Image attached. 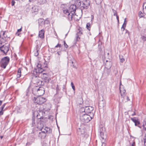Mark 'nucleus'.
Instances as JSON below:
<instances>
[{
  "mask_svg": "<svg viewBox=\"0 0 146 146\" xmlns=\"http://www.w3.org/2000/svg\"><path fill=\"white\" fill-rule=\"evenodd\" d=\"M145 6V8H146V1L144 2L143 4V7Z\"/></svg>",
  "mask_w": 146,
  "mask_h": 146,
  "instance_id": "nucleus-53",
  "label": "nucleus"
},
{
  "mask_svg": "<svg viewBox=\"0 0 146 146\" xmlns=\"http://www.w3.org/2000/svg\"><path fill=\"white\" fill-rule=\"evenodd\" d=\"M68 63H69L70 65L72 66L74 68H75V66L73 64L75 60L73 57L71 55H69L68 57Z\"/></svg>",
  "mask_w": 146,
  "mask_h": 146,
  "instance_id": "nucleus-10",
  "label": "nucleus"
},
{
  "mask_svg": "<svg viewBox=\"0 0 146 146\" xmlns=\"http://www.w3.org/2000/svg\"><path fill=\"white\" fill-rule=\"evenodd\" d=\"M63 42H64V46L66 48H67L68 47V46L67 44L66 43L65 41V40H64L63 41Z\"/></svg>",
  "mask_w": 146,
  "mask_h": 146,
  "instance_id": "nucleus-39",
  "label": "nucleus"
},
{
  "mask_svg": "<svg viewBox=\"0 0 146 146\" xmlns=\"http://www.w3.org/2000/svg\"><path fill=\"white\" fill-rule=\"evenodd\" d=\"M94 1L97 4L99 5L101 3L102 0H94Z\"/></svg>",
  "mask_w": 146,
  "mask_h": 146,
  "instance_id": "nucleus-33",
  "label": "nucleus"
},
{
  "mask_svg": "<svg viewBox=\"0 0 146 146\" xmlns=\"http://www.w3.org/2000/svg\"><path fill=\"white\" fill-rule=\"evenodd\" d=\"M38 115H39V114L38 113L36 115V117L37 119H43V117H38Z\"/></svg>",
  "mask_w": 146,
  "mask_h": 146,
  "instance_id": "nucleus-42",
  "label": "nucleus"
},
{
  "mask_svg": "<svg viewBox=\"0 0 146 146\" xmlns=\"http://www.w3.org/2000/svg\"><path fill=\"white\" fill-rule=\"evenodd\" d=\"M102 139L101 140V142L102 143V146H105V144L104 143V142L105 141V140L106 139H102Z\"/></svg>",
  "mask_w": 146,
  "mask_h": 146,
  "instance_id": "nucleus-36",
  "label": "nucleus"
},
{
  "mask_svg": "<svg viewBox=\"0 0 146 146\" xmlns=\"http://www.w3.org/2000/svg\"><path fill=\"white\" fill-rule=\"evenodd\" d=\"M116 16L118 22H119V16H117V15Z\"/></svg>",
  "mask_w": 146,
  "mask_h": 146,
  "instance_id": "nucleus-58",
  "label": "nucleus"
},
{
  "mask_svg": "<svg viewBox=\"0 0 146 146\" xmlns=\"http://www.w3.org/2000/svg\"><path fill=\"white\" fill-rule=\"evenodd\" d=\"M9 44H6L0 46V50L5 55H6L7 52L9 50Z\"/></svg>",
  "mask_w": 146,
  "mask_h": 146,
  "instance_id": "nucleus-7",
  "label": "nucleus"
},
{
  "mask_svg": "<svg viewBox=\"0 0 146 146\" xmlns=\"http://www.w3.org/2000/svg\"><path fill=\"white\" fill-rule=\"evenodd\" d=\"M123 86L121 85V82L119 89L121 95V99L122 100H129V97L126 95V90L123 87H122Z\"/></svg>",
  "mask_w": 146,
  "mask_h": 146,
  "instance_id": "nucleus-4",
  "label": "nucleus"
},
{
  "mask_svg": "<svg viewBox=\"0 0 146 146\" xmlns=\"http://www.w3.org/2000/svg\"><path fill=\"white\" fill-rule=\"evenodd\" d=\"M63 12L65 14L67 15L68 14V13H70V12L69 11V9L64 10Z\"/></svg>",
  "mask_w": 146,
  "mask_h": 146,
  "instance_id": "nucleus-32",
  "label": "nucleus"
},
{
  "mask_svg": "<svg viewBox=\"0 0 146 146\" xmlns=\"http://www.w3.org/2000/svg\"><path fill=\"white\" fill-rule=\"evenodd\" d=\"M119 59H120L121 62L122 63H123L125 60L124 58H123L122 56H119Z\"/></svg>",
  "mask_w": 146,
  "mask_h": 146,
  "instance_id": "nucleus-34",
  "label": "nucleus"
},
{
  "mask_svg": "<svg viewBox=\"0 0 146 146\" xmlns=\"http://www.w3.org/2000/svg\"><path fill=\"white\" fill-rule=\"evenodd\" d=\"M16 35L18 36H19L20 35V33L19 32H17L16 33Z\"/></svg>",
  "mask_w": 146,
  "mask_h": 146,
  "instance_id": "nucleus-60",
  "label": "nucleus"
},
{
  "mask_svg": "<svg viewBox=\"0 0 146 146\" xmlns=\"http://www.w3.org/2000/svg\"><path fill=\"white\" fill-rule=\"evenodd\" d=\"M41 74V78L43 79L45 82L49 83L50 80V78L49 77L48 74L46 73H40Z\"/></svg>",
  "mask_w": 146,
  "mask_h": 146,
  "instance_id": "nucleus-9",
  "label": "nucleus"
},
{
  "mask_svg": "<svg viewBox=\"0 0 146 146\" xmlns=\"http://www.w3.org/2000/svg\"><path fill=\"white\" fill-rule=\"evenodd\" d=\"M94 17L92 15V16L91 21H92L94 19Z\"/></svg>",
  "mask_w": 146,
  "mask_h": 146,
  "instance_id": "nucleus-62",
  "label": "nucleus"
},
{
  "mask_svg": "<svg viewBox=\"0 0 146 146\" xmlns=\"http://www.w3.org/2000/svg\"><path fill=\"white\" fill-rule=\"evenodd\" d=\"M126 18H125L124 19V23L123 24L122 27H121V29H123V31L125 30V28L126 27V25L127 23V21H126Z\"/></svg>",
  "mask_w": 146,
  "mask_h": 146,
  "instance_id": "nucleus-20",
  "label": "nucleus"
},
{
  "mask_svg": "<svg viewBox=\"0 0 146 146\" xmlns=\"http://www.w3.org/2000/svg\"><path fill=\"white\" fill-rule=\"evenodd\" d=\"M76 9V6L75 5H71L69 8V11L70 13L75 14Z\"/></svg>",
  "mask_w": 146,
  "mask_h": 146,
  "instance_id": "nucleus-12",
  "label": "nucleus"
},
{
  "mask_svg": "<svg viewBox=\"0 0 146 146\" xmlns=\"http://www.w3.org/2000/svg\"><path fill=\"white\" fill-rule=\"evenodd\" d=\"M3 111H4L3 110H1V111H0V115H3Z\"/></svg>",
  "mask_w": 146,
  "mask_h": 146,
  "instance_id": "nucleus-50",
  "label": "nucleus"
},
{
  "mask_svg": "<svg viewBox=\"0 0 146 146\" xmlns=\"http://www.w3.org/2000/svg\"><path fill=\"white\" fill-rule=\"evenodd\" d=\"M131 146H135V141L133 142V143L131 144Z\"/></svg>",
  "mask_w": 146,
  "mask_h": 146,
  "instance_id": "nucleus-51",
  "label": "nucleus"
},
{
  "mask_svg": "<svg viewBox=\"0 0 146 146\" xmlns=\"http://www.w3.org/2000/svg\"><path fill=\"white\" fill-rule=\"evenodd\" d=\"M136 115V113L135 111H134L133 113L131 114L132 116H133Z\"/></svg>",
  "mask_w": 146,
  "mask_h": 146,
  "instance_id": "nucleus-55",
  "label": "nucleus"
},
{
  "mask_svg": "<svg viewBox=\"0 0 146 146\" xmlns=\"http://www.w3.org/2000/svg\"><path fill=\"white\" fill-rule=\"evenodd\" d=\"M71 85L72 86V88L73 89V90L74 91L75 90V86L73 84V83L72 82H71Z\"/></svg>",
  "mask_w": 146,
  "mask_h": 146,
  "instance_id": "nucleus-38",
  "label": "nucleus"
},
{
  "mask_svg": "<svg viewBox=\"0 0 146 146\" xmlns=\"http://www.w3.org/2000/svg\"><path fill=\"white\" fill-rule=\"evenodd\" d=\"M44 20L42 18H40L38 20V23L39 24V25H40V24L43 23L44 24Z\"/></svg>",
  "mask_w": 146,
  "mask_h": 146,
  "instance_id": "nucleus-27",
  "label": "nucleus"
},
{
  "mask_svg": "<svg viewBox=\"0 0 146 146\" xmlns=\"http://www.w3.org/2000/svg\"><path fill=\"white\" fill-rule=\"evenodd\" d=\"M2 39L3 40V41L5 42L8 40V39L9 38V37H8L7 36L6 34H5V35L3 36H2Z\"/></svg>",
  "mask_w": 146,
  "mask_h": 146,
  "instance_id": "nucleus-24",
  "label": "nucleus"
},
{
  "mask_svg": "<svg viewBox=\"0 0 146 146\" xmlns=\"http://www.w3.org/2000/svg\"><path fill=\"white\" fill-rule=\"evenodd\" d=\"M46 132L45 131H42L40 132L39 133V137H41V138H44L46 136Z\"/></svg>",
  "mask_w": 146,
  "mask_h": 146,
  "instance_id": "nucleus-16",
  "label": "nucleus"
},
{
  "mask_svg": "<svg viewBox=\"0 0 146 146\" xmlns=\"http://www.w3.org/2000/svg\"><path fill=\"white\" fill-rule=\"evenodd\" d=\"M143 125H146V120L144 121Z\"/></svg>",
  "mask_w": 146,
  "mask_h": 146,
  "instance_id": "nucleus-61",
  "label": "nucleus"
},
{
  "mask_svg": "<svg viewBox=\"0 0 146 146\" xmlns=\"http://www.w3.org/2000/svg\"><path fill=\"white\" fill-rule=\"evenodd\" d=\"M61 47V45L60 44H58L56 46H55V48H57L59 47L60 48Z\"/></svg>",
  "mask_w": 146,
  "mask_h": 146,
  "instance_id": "nucleus-45",
  "label": "nucleus"
},
{
  "mask_svg": "<svg viewBox=\"0 0 146 146\" xmlns=\"http://www.w3.org/2000/svg\"><path fill=\"white\" fill-rule=\"evenodd\" d=\"M38 11V9L36 6H34L32 8V13L37 12Z\"/></svg>",
  "mask_w": 146,
  "mask_h": 146,
  "instance_id": "nucleus-19",
  "label": "nucleus"
},
{
  "mask_svg": "<svg viewBox=\"0 0 146 146\" xmlns=\"http://www.w3.org/2000/svg\"><path fill=\"white\" fill-rule=\"evenodd\" d=\"M37 93L38 95V97L36 98V97H34V100H43L45 99L44 98L42 97L41 96L44 94V89L42 87H39L37 90Z\"/></svg>",
  "mask_w": 146,
  "mask_h": 146,
  "instance_id": "nucleus-3",
  "label": "nucleus"
},
{
  "mask_svg": "<svg viewBox=\"0 0 146 146\" xmlns=\"http://www.w3.org/2000/svg\"><path fill=\"white\" fill-rule=\"evenodd\" d=\"M78 134L80 135H83L85 133L84 130L83 129H81V128H79L77 130Z\"/></svg>",
  "mask_w": 146,
  "mask_h": 146,
  "instance_id": "nucleus-17",
  "label": "nucleus"
},
{
  "mask_svg": "<svg viewBox=\"0 0 146 146\" xmlns=\"http://www.w3.org/2000/svg\"><path fill=\"white\" fill-rule=\"evenodd\" d=\"M37 133V131H36L35 132L33 131V133H32L29 136L32 137L33 138H35L36 137V134Z\"/></svg>",
  "mask_w": 146,
  "mask_h": 146,
  "instance_id": "nucleus-23",
  "label": "nucleus"
},
{
  "mask_svg": "<svg viewBox=\"0 0 146 146\" xmlns=\"http://www.w3.org/2000/svg\"><path fill=\"white\" fill-rule=\"evenodd\" d=\"M130 118L131 120L134 123L135 126H137L140 127L139 126V125L140 124V122L137 117H130Z\"/></svg>",
  "mask_w": 146,
  "mask_h": 146,
  "instance_id": "nucleus-11",
  "label": "nucleus"
},
{
  "mask_svg": "<svg viewBox=\"0 0 146 146\" xmlns=\"http://www.w3.org/2000/svg\"><path fill=\"white\" fill-rule=\"evenodd\" d=\"M92 118L90 115L87 114H83L80 115V119L82 121L88 123L92 119Z\"/></svg>",
  "mask_w": 146,
  "mask_h": 146,
  "instance_id": "nucleus-6",
  "label": "nucleus"
},
{
  "mask_svg": "<svg viewBox=\"0 0 146 146\" xmlns=\"http://www.w3.org/2000/svg\"><path fill=\"white\" fill-rule=\"evenodd\" d=\"M143 127L144 129L146 130V125H143Z\"/></svg>",
  "mask_w": 146,
  "mask_h": 146,
  "instance_id": "nucleus-54",
  "label": "nucleus"
},
{
  "mask_svg": "<svg viewBox=\"0 0 146 146\" xmlns=\"http://www.w3.org/2000/svg\"><path fill=\"white\" fill-rule=\"evenodd\" d=\"M106 71L107 72V75H108L109 74V73L110 72V70L108 69H107Z\"/></svg>",
  "mask_w": 146,
  "mask_h": 146,
  "instance_id": "nucleus-49",
  "label": "nucleus"
},
{
  "mask_svg": "<svg viewBox=\"0 0 146 146\" xmlns=\"http://www.w3.org/2000/svg\"><path fill=\"white\" fill-rule=\"evenodd\" d=\"M57 54L58 55H60L61 54V52H60L58 51L57 52Z\"/></svg>",
  "mask_w": 146,
  "mask_h": 146,
  "instance_id": "nucleus-59",
  "label": "nucleus"
},
{
  "mask_svg": "<svg viewBox=\"0 0 146 146\" xmlns=\"http://www.w3.org/2000/svg\"><path fill=\"white\" fill-rule=\"evenodd\" d=\"M74 14L73 13H68V20L69 21H71L72 19V15H74Z\"/></svg>",
  "mask_w": 146,
  "mask_h": 146,
  "instance_id": "nucleus-21",
  "label": "nucleus"
},
{
  "mask_svg": "<svg viewBox=\"0 0 146 146\" xmlns=\"http://www.w3.org/2000/svg\"><path fill=\"white\" fill-rule=\"evenodd\" d=\"M6 104H4L1 106V110H3Z\"/></svg>",
  "mask_w": 146,
  "mask_h": 146,
  "instance_id": "nucleus-44",
  "label": "nucleus"
},
{
  "mask_svg": "<svg viewBox=\"0 0 146 146\" xmlns=\"http://www.w3.org/2000/svg\"><path fill=\"white\" fill-rule=\"evenodd\" d=\"M85 110L84 111H85V112L87 113H90L94 110V108L91 106H86L84 107Z\"/></svg>",
  "mask_w": 146,
  "mask_h": 146,
  "instance_id": "nucleus-13",
  "label": "nucleus"
},
{
  "mask_svg": "<svg viewBox=\"0 0 146 146\" xmlns=\"http://www.w3.org/2000/svg\"><path fill=\"white\" fill-rule=\"evenodd\" d=\"M9 61L10 58L8 56H5L3 58L0 62L1 67L4 68H5L9 63Z\"/></svg>",
  "mask_w": 146,
  "mask_h": 146,
  "instance_id": "nucleus-5",
  "label": "nucleus"
},
{
  "mask_svg": "<svg viewBox=\"0 0 146 146\" xmlns=\"http://www.w3.org/2000/svg\"><path fill=\"white\" fill-rule=\"evenodd\" d=\"M49 23V21L48 20H46L44 21V24H48Z\"/></svg>",
  "mask_w": 146,
  "mask_h": 146,
  "instance_id": "nucleus-48",
  "label": "nucleus"
},
{
  "mask_svg": "<svg viewBox=\"0 0 146 146\" xmlns=\"http://www.w3.org/2000/svg\"><path fill=\"white\" fill-rule=\"evenodd\" d=\"M41 70V69H40L39 70L38 69H34L33 71H32L31 81L34 84H36L37 85L40 84V82H42L38 79V78L39 75L40 74V73L42 72Z\"/></svg>",
  "mask_w": 146,
  "mask_h": 146,
  "instance_id": "nucleus-1",
  "label": "nucleus"
},
{
  "mask_svg": "<svg viewBox=\"0 0 146 146\" xmlns=\"http://www.w3.org/2000/svg\"><path fill=\"white\" fill-rule=\"evenodd\" d=\"M38 50H36L35 51V52H34V55L36 56H38Z\"/></svg>",
  "mask_w": 146,
  "mask_h": 146,
  "instance_id": "nucleus-37",
  "label": "nucleus"
},
{
  "mask_svg": "<svg viewBox=\"0 0 146 146\" xmlns=\"http://www.w3.org/2000/svg\"><path fill=\"white\" fill-rule=\"evenodd\" d=\"M22 31V27L20 29H18L17 30V32H21Z\"/></svg>",
  "mask_w": 146,
  "mask_h": 146,
  "instance_id": "nucleus-56",
  "label": "nucleus"
},
{
  "mask_svg": "<svg viewBox=\"0 0 146 146\" xmlns=\"http://www.w3.org/2000/svg\"><path fill=\"white\" fill-rule=\"evenodd\" d=\"M143 12L145 14H146V8H143Z\"/></svg>",
  "mask_w": 146,
  "mask_h": 146,
  "instance_id": "nucleus-47",
  "label": "nucleus"
},
{
  "mask_svg": "<svg viewBox=\"0 0 146 146\" xmlns=\"http://www.w3.org/2000/svg\"><path fill=\"white\" fill-rule=\"evenodd\" d=\"M44 31L43 29L40 31L38 33V36L41 38H44Z\"/></svg>",
  "mask_w": 146,
  "mask_h": 146,
  "instance_id": "nucleus-15",
  "label": "nucleus"
},
{
  "mask_svg": "<svg viewBox=\"0 0 146 146\" xmlns=\"http://www.w3.org/2000/svg\"><path fill=\"white\" fill-rule=\"evenodd\" d=\"M78 30L79 31L76 34V36L75 40L76 42L79 41L80 40V38L79 36L82 33V32L79 29Z\"/></svg>",
  "mask_w": 146,
  "mask_h": 146,
  "instance_id": "nucleus-14",
  "label": "nucleus"
},
{
  "mask_svg": "<svg viewBox=\"0 0 146 146\" xmlns=\"http://www.w3.org/2000/svg\"><path fill=\"white\" fill-rule=\"evenodd\" d=\"M77 104L80 107H85V105H84V101H80V102H78Z\"/></svg>",
  "mask_w": 146,
  "mask_h": 146,
  "instance_id": "nucleus-25",
  "label": "nucleus"
},
{
  "mask_svg": "<svg viewBox=\"0 0 146 146\" xmlns=\"http://www.w3.org/2000/svg\"><path fill=\"white\" fill-rule=\"evenodd\" d=\"M139 17H143L144 16L143 14L142 13V12L141 11H140L139 12Z\"/></svg>",
  "mask_w": 146,
  "mask_h": 146,
  "instance_id": "nucleus-35",
  "label": "nucleus"
},
{
  "mask_svg": "<svg viewBox=\"0 0 146 146\" xmlns=\"http://www.w3.org/2000/svg\"><path fill=\"white\" fill-rule=\"evenodd\" d=\"M112 10L113 12V15L114 16H116L117 15L116 14V11H115L114 9H112Z\"/></svg>",
  "mask_w": 146,
  "mask_h": 146,
  "instance_id": "nucleus-41",
  "label": "nucleus"
},
{
  "mask_svg": "<svg viewBox=\"0 0 146 146\" xmlns=\"http://www.w3.org/2000/svg\"><path fill=\"white\" fill-rule=\"evenodd\" d=\"M21 68H19L17 71V78H19L21 76Z\"/></svg>",
  "mask_w": 146,
  "mask_h": 146,
  "instance_id": "nucleus-26",
  "label": "nucleus"
},
{
  "mask_svg": "<svg viewBox=\"0 0 146 146\" xmlns=\"http://www.w3.org/2000/svg\"><path fill=\"white\" fill-rule=\"evenodd\" d=\"M100 9L102 10V6L101 5H100V7H99V10H100Z\"/></svg>",
  "mask_w": 146,
  "mask_h": 146,
  "instance_id": "nucleus-63",
  "label": "nucleus"
},
{
  "mask_svg": "<svg viewBox=\"0 0 146 146\" xmlns=\"http://www.w3.org/2000/svg\"><path fill=\"white\" fill-rule=\"evenodd\" d=\"M32 125L33 126H34L35 125V118L34 117H33L32 119Z\"/></svg>",
  "mask_w": 146,
  "mask_h": 146,
  "instance_id": "nucleus-29",
  "label": "nucleus"
},
{
  "mask_svg": "<svg viewBox=\"0 0 146 146\" xmlns=\"http://www.w3.org/2000/svg\"><path fill=\"white\" fill-rule=\"evenodd\" d=\"M144 144L145 146H146V139H144Z\"/></svg>",
  "mask_w": 146,
  "mask_h": 146,
  "instance_id": "nucleus-57",
  "label": "nucleus"
},
{
  "mask_svg": "<svg viewBox=\"0 0 146 146\" xmlns=\"http://www.w3.org/2000/svg\"><path fill=\"white\" fill-rule=\"evenodd\" d=\"M5 32H4L3 33V36L5 35L6 34H5Z\"/></svg>",
  "mask_w": 146,
  "mask_h": 146,
  "instance_id": "nucleus-64",
  "label": "nucleus"
},
{
  "mask_svg": "<svg viewBox=\"0 0 146 146\" xmlns=\"http://www.w3.org/2000/svg\"><path fill=\"white\" fill-rule=\"evenodd\" d=\"M46 131V133H51L52 132V130L50 128L46 127L44 129Z\"/></svg>",
  "mask_w": 146,
  "mask_h": 146,
  "instance_id": "nucleus-22",
  "label": "nucleus"
},
{
  "mask_svg": "<svg viewBox=\"0 0 146 146\" xmlns=\"http://www.w3.org/2000/svg\"><path fill=\"white\" fill-rule=\"evenodd\" d=\"M34 103L36 104L41 105L44 102L42 101H34Z\"/></svg>",
  "mask_w": 146,
  "mask_h": 146,
  "instance_id": "nucleus-30",
  "label": "nucleus"
},
{
  "mask_svg": "<svg viewBox=\"0 0 146 146\" xmlns=\"http://www.w3.org/2000/svg\"><path fill=\"white\" fill-rule=\"evenodd\" d=\"M78 5L79 6L81 10L87 9L90 5V2L88 0H78Z\"/></svg>",
  "mask_w": 146,
  "mask_h": 146,
  "instance_id": "nucleus-2",
  "label": "nucleus"
},
{
  "mask_svg": "<svg viewBox=\"0 0 146 146\" xmlns=\"http://www.w3.org/2000/svg\"><path fill=\"white\" fill-rule=\"evenodd\" d=\"M90 23H87L86 25V27L88 30L90 31Z\"/></svg>",
  "mask_w": 146,
  "mask_h": 146,
  "instance_id": "nucleus-31",
  "label": "nucleus"
},
{
  "mask_svg": "<svg viewBox=\"0 0 146 146\" xmlns=\"http://www.w3.org/2000/svg\"><path fill=\"white\" fill-rule=\"evenodd\" d=\"M84 107H83L82 108L80 109V111L82 112H85V111H84V110H85V108H84Z\"/></svg>",
  "mask_w": 146,
  "mask_h": 146,
  "instance_id": "nucleus-43",
  "label": "nucleus"
},
{
  "mask_svg": "<svg viewBox=\"0 0 146 146\" xmlns=\"http://www.w3.org/2000/svg\"><path fill=\"white\" fill-rule=\"evenodd\" d=\"M100 132L101 138L102 139H106V132L105 128L104 127H100Z\"/></svg>",
  "mask_w": 146,
  "mask_h": 146,
  "instance_id": "nucleus-8",
  "label": "nucleus"
},
{
  "mask_svg": "<svg viewBox=\"0 0 146 146\" xmlns=\"http://www.w3.org/2000/svg\"><path fill=\"white\" fill-rule=\"evenodd\" d=\"M15 1L14 0H12L11 2L12 6H14L15 5Z\"/></svg>",
  "mask_w": 146,
  "mask_h": 146,
  "instance_id": "nucleus-46",
  "label": "nucleus"
},
{
  "mask_svg": "<svg viewBox=\"0 0 146 146\" xmlns=\"http://www.w3.org/2000/svg\"><path fill=\"white\" fill-rule=\"evenodd\" d=\"M37 66V68H35L34 69H38L39 70H40V69H41V71H42V72L44 71V70L42 68H41V65L40 64H38Z\"/></svg>",
  "mask_w": 146,
  "mask_h": 146,
  "instance_id": "nucleus-28",
  "label": "nucleus"
},
{
  "mask_svg": "<svg viewBox=\"0 0 146 146\" xmlns=\"http://www.w3.org/2000/svg\"><path fill=\"white\" fill-rule=\"evenodd\" d=\"M98 105L100 107H103L105 105V101H99Z\"/></svg>",
  "mask_w": 146,
  "mask_h": 146,
  "instance_id": "nucleus-18",
  "label": "nucleus"
},
{
  "mask_svg": "<svg viewBox=\"0 0 146 146\" xmlns=\"http://www.w3.org/2000/svg\"><path fill=\"white\" fill-rule=\"evenodd\" d=\"M141 38L143 41H145L146 40V37L144 36H141Z\"/></svg>",
  "mask_w": 146,
  "mask_h": 146,
  "instance_id": "nucleus-40",
  "label": "nucleus"
},
{
  "mask_svg": "<svg viewBox=\"0 0 146 146\" xmlns=\"http://www.w3.org/2000/svg\"><path fill=\"white\" fill-rule=\"evenodd\" d=\"M125 31H126L125 33H127L128 34V35H129V31L127 30V29H125Z\"/></svg>",
  "mask_w": 146,
  "mask_h": 146,
  "instance_id": "nucleus-52",
  "label": "nucleus"
}]
</instances>
